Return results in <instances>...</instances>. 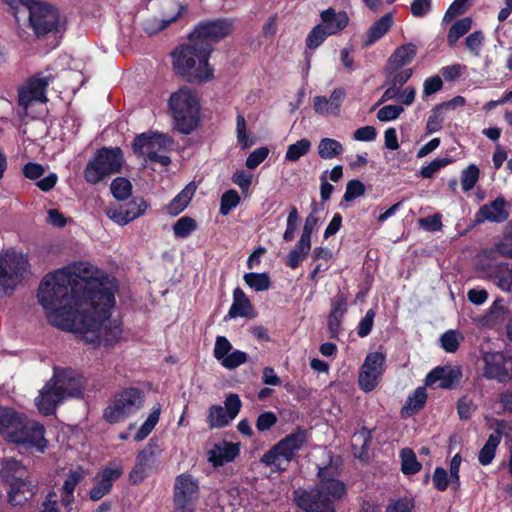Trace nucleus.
<instances>
[{"instance_id":"1","label":"nucleus","mask_w":512,"mask_h":512,"mask_svg":"<svg viewBox=\"0 0 512 512\" xmlns=\"http://www.w3.org/2000/svg\"><path fill=\"white\" fill-rule=\"evenodd\" d=\"M116 290L115 278L79 277L62 268L43 277L37 299L54 326L73 331L78 323L82 332L92 334L87 342L110 346L122 334L121 324L109 320Z\"/></svg>"},{"instance_id":"2","label":"nucleus","mask_w":512,"mask_h":512,"mask_svg":"<svg viewBox=\"0 0 512 512\" xmlns=\"http://www.w3.org/2000/svg\"><path fill=\"white\" fill-rule=\"evenodd\" d=\"M317 479L316 486L293 491L295 505L303 512H337L334 504L346 495V484L335 478L330 465L318 467Z\"/></svg>"},{"instance_id":"3","label":"nucleus","mask_w":512,"mask_h":512,"mask_svg":"<svg viewBox=\"0 0 512 512\" xmlns=\"http://www.w3.org/2000/svg\"><path fill=\"white\" fill-rule=\"evenodd\" d=\"M212 49L193 41L177 46L172 52L173 70L177 76L191 84L213 79L214 68L209 64Z\"/></svg>"},{"instance_id":"4","label":"nucleus","mask_w":512,"mask_h":512,"mask_svg":"<svg viewBox=\"0 0 512 512\" xmlns=\"http://www.w3.org/2000/svg\"><path fill=\"white\" fill-rule=\"evenodd\" d=\"M53 383L48 382L36 398L38 410L45 416L53 415L57 405L66 397H81L83 388L79 375L71 368L55 369Z\"/></svg>"},{"instance_id":"5","label":"nucleus","mask_w":512,"mask_h":512,"mask_svg":"<svg viewBox=\"0 0 512 512\" xmlns=\"http://www.w3.org/2000/svg\"><path fill=\"white\" fill-rule=\"evenodd\" d=\"M13 417L4 427L9 442L21 445L27 450L43 453L48 446L45 427L40 422L29 419L25 414L10 408Z\"/></svg>"},{"instance_id":"6","label":"nucleus","mask_w":512,"mask_h":512,"mask_svg":"<svg viewBox=\"0 0 512 512\" xmlns=\"http://www.w3.org/2000/svg\"><path fill=\"white\" fill-rule=\"evenodd\" d=\"M308 438V431L297 426L293 432L280 439L266 451L261 456L260 463L275 472L286 471L288 464L296 458L298 451L307 444Z\"/></svg>"},{"instance_id":"7","label":"nucleus","mask_w":512,"mask_h":512,"mask_svg":"<svg viewBox=\"0 0 512 512\" xmlns=\"http://www.w3.org/2000/svg\"><path fill=\"white\" fill-rule=\"evenodd\" d=\"M168 105L175 129L184 135L191 134L200 121L199 103L192 91L187 87L180 88L171 94Z\"/></svg>"},{"instance_id":"8","label":"nucleus","mask_w":512,"mask_h":512,"mask_svg":"<svg viewBox=\"0 0 512 512\" xmlns=\"http://www.w3.org/2000/svg\"><path fill=\"white\" fill-rule=\"evenodd\" d=\"M124 163L120 147H101L90 159L84 170V178L90 184H97L105 177L121 171Z\"/></svg>"},{"instance_id":"9","label":"nucleus","mask_w":512,"mask_h":512,"mask_svg":"<svg viewBox=\"0 0 512 512\" xmlns=\"http://www.w3.org/2000/svg\"><path fill=\"white\" fill-rule=\"evenodd\" d=\"M30 273L27 255L13 249L0 253V290L13 292Z\"/></svg>"},{"instance_id":"10","label":"nucleus","mask_w":512,"mask_h":512,"mask_svg":"<svg viewBox=\"0 0 512 512\" xmlns=\"http://www.w3.org/2000/svg\"><path fill=\"white\" fill-rule=\"evenodd\" d=\"M199 498V483L192 475L182 473L175 478L173 512H196Z\"/></svg>"},{"instance_id":"11","label":"nucleus","mask_w":512,"mask_h":512,"mask_svg":"<svg viewBox=\"0 0 512 512\" xmlns=\"http://www.w3.org/2000/svg\"><path fill=\"white\" fill-rule=\"evenodd\" d=\"M29 23L38 38L65 29L60 22L59 10L46 2H41L30 8Z\"/></svg>"},{"instance_id":"12","label":"nucleus","mask_w":512,"mask_h":512,"mask_svg":"<svg viewBox=\"0 0 512 512\" xmlns=\"http://www.w3.org/2000/svg\"><path fill=\"white\" fill-rule=\"evenodd\" d=\"M232 32V23L227 19L202 21L189 34V41L205 44L213 50L212 43H217Z\"/></svg>"},{"instance_id":"13","label":"nucleus","mask_w":512,"mask_h":512,"mask_svg":"<svg viewBox=\"0 0 512 512\" xmlns=\"http://www.w3.org/2000/svg\"><path fill=\"white\" fill-rule=\"evenodd\" d=\"M386 369V356L381 352H371L367 354L362 364L358 383L365 392L373 391L378 385Z\"/></svg>"},{"instance_id":"14","label":"nucleus","mask_w":512,"mask_h":512,"mask_svg":"<svg viewBox=\"0 0 512 512\" xmlns=\"http://www.w3.org/2000/svg\"><path fill=\"white\" fill-rule=\"evenodd\" d=\"M486 278L504 292L512 291V262L489 259L482 266Z\"/></svg>"},{"instance_id":"15","label":"nucleus","mask_w":512,"mask_h":512,"mask_svg":"<svg viewBox=\"0 0 512 512\" xmlns=\"http://www.w3.org/2000/svg\"><path fill=\"white\" fill-rule=\"evenodd\" d=\"M50 82V77H44L37 73L30 77L26 86L18 90V104L27 109L33 101L45 103L47 101L46 92Z\"/></svg>"},{"instance_id":"16","label":"nucleus","mask_w":512,"mask_h":512,"mask_svg":"<svg viewBox=\"0 0 512 512\" xmlns=\"http://www.w3.org/2000/svg\"><path fill=\"white\" fill-rule=\"evenodd\" d=\"M7 500L11 506H22L29 500H31L37 490V484H34L30 479L23 476L18 479L7 483Z\"/></svg>"},{"instance_id":"17","label":"nucleus","mask_w":512,"mask_h":512,"mask_svg":"<svg viewBox=\"0 0 512 512\" xmlns=\"http://www.w3.org/2000/svg\"><path fill=\"white\" fill-rule=\"evenodd\" d=\"M462 378L459 366H437L425 377V385L433 386L438 383L442 389H452Z\"/></svg>"},{"instance_id":"18","label":"nucleus","mask_w":512,"mask_h":512,"mask_svg":"<svg viewBox=\"0 0 512 512\" xmlns=\"http://www.w3.org/2000/svg\"><path fill=\"white\" fill-rule=\"evenodd\" d=\"M85 476L86 471L82 466H78L76 469H70L66 475L60 488V501L65 512H71L72 506L75 503V489L81 481L84 480Z\"/></svg>"},{"instance_id":"19","label":"nucleus","mask_w":512,"mask_h":512,"mask_svg":"<svg viewBox=\"0 0 512 512\" xmlns=\"http://www.w3.org/2000/svg\"><path fill=\"white\" fill-rule=\"evenodd\" d=\"M507 201L503 196H498L488 204H484L475 214V222L503 223L509 218V211L506 209Z\"/></svg>"},{"instance_id":"20","label":"nucleus","mask_w":512,"mask_h":512,"mask_svg":"<svg viewBox=\"0 0 512 512\" xmlns=\"http://www.w3.org/2000/svg\"><path fill=\"white\" fill-rule=\"evenodd\" d=\"M123 474L121 465L110 464L101 473L100 480L90 489L89 497L92 501H98L112 490L113 484Z\"/></svg>"},{"instance_id":"21","label":"nucleus","mask_w":512,"mask_h":512,"mask_svg":"<svg viewBox=\"0 0 512 512\" xmlns=\"http://www.w3.org/2000/svg\"><path fill=\"white\" fill-rule=\"evenodd\" d=\"M255 316L256 312L251 301L240 287H236L233 290V303L224 319L228 320L238 317L252 319Z\"/></svg>"},{"instance_id":"22","label":"nucleus","mask_w":512,"mask_h":512,"mask_svg":"<svg viewBox=\"0 0 512 512\" xmlns=\"http://www.w3.org/2000/svg\"><path fill=\"white\" fill-rule=\"evenodd\" d=\"M240 453V444L223 440L209 452L208 461L217 468L235 460Z\"/></svg>"},{"instance_id":"23","label":"nucleus","mask_w":512,"mask_h":512,"mask_svg":"<svg viewBox=\"0 0 512 512\" xmlns=\"http://www.w3.org/2000/svg\"><path fill=\"white\" fill-rule=\"evenodd\" d=\"M114 401L127 416H130L142 407V391L136 387L124 388L116 393Z\"/></svg>"},{"instance_id":"24","label":"nucleus","mask_w":512,"mask_h":512,"mask_svg":"<svg viewBox=\"0 0 512 512\" xmlns=\"http://www.w3.org/2000/svg\"><path fill=\"white\" fill-rule=\"evenodd\" d=\"M320 17L329 36L341 32L349 24V17L345 11L336 12L331 7L322 11Z\"/></svg>"},{"instance_id":"25","label":"nucleus","mask_w":512,"mask_h":512,"mask_svg":"<svg viewBox=\"0 0 512 512\" xmlns=\"http://www.w3.org/2000/svg\"><path fill=\"white\" fill-rule=\"evenodd\" d=\"M393 25V15L392 13H387L383 15L381 18L376 20L370 28L367 30L363 42L362 47L368 48L381 39L392 27Z\"/></svg>"},{"instance_id":"26","label":"nucleus","mask_w":512,"mask_h":512,"mask_svg":"<svg viewBox=\"0 0 512 512\" xmlns=\"http://www.w3.org/2000/svg\"><path fill=\"white\" fill-rule=\"evenodd\" d=\"M484 376L487 379H496L504 382L508 378V370L500 353L487 354L484 357Z\"/></svg>"},{"instance_id":"27","label":"nucleus","mask_w":512,"mask_h":512,"mask_svg":"<svg viewBox=\"0 0 512 512\" xmlns=\"http://www.w3.org/2000/svg\"><path fill=\"white\" fill-rule=\"evenodd\" d=\"M417 47L412 44H404L398 47L388 59V65L397 70L407 64H409L415 57Z\"/></svg>"},{"instance_id":"28","label":"nucleus","mask_w":512,"mask_h":512,"mask_svg":"<svg viewBox=\"0 0 512 512\" xmlns=\"http://www.w3.org/2000/svg\"><path fill=\"white\" fill-rule=\"evenodd\" d=\"M196 188L192 183L188 184L180 193H178L167 205V213L171 216H177L185 210L192 200Z\"/></svg>"},{"instance_id":"29","label":"nucleus","mask_w":512,"mask_h":512,"mask_svg":"<svg viewBox=\"0 0 512 512\" xmlns=\"http://www.w3.org/2000/svg\"><path fill=\"white\" fill-rule=\"evenodd\" d=\"M165 142H171V139L167 138L163 134H159L157 132L148 131L141 134L136 135L132 142V149L135 154H142L143 148L158 143L160 145L164 144Z\"/></svg>"},{"instance_id":"30","label":"nucleus","mask_w":512,"mask_h":512,"mask_svg":"<svg viewBox=\"0 0 512 512\" xmlns=\"http://www.w3.org/2000/svg\"><path fill=\"white\" fill-rule=\"evenodd\" d=\"M26 469L22 463L14 458H5L0 469V476L7 484L14 479L25 476Z\"/></svg>"},{"instance_id":"31","label":"nucleus","mask_w":512,"mask_h":512,"mask_svg":"<svg viewBox=\"0 0 512 512\" xmlns=\"http://www.w3.org/2000/svg\"><path fill=\"white\" fill-rule=\"evenodd\" d=\"M501 442V434L499 431H496L489 435L486 443L481 448L478 454V461L481 465L487 466L489 465L496 454V449Z\"/></svg>"},{"instance_id":"32","label":"nucleus","mask_w":512,"mask_h":512,"mask_svg":"<svg viewBox=\"0 0 512 512\" xmlns=\"http://www.w3.org/2000/svg\"><path fill=\"white\" fill-rule=\"evenodd\" d=\"M426 401L427 393L425 387H418L411 395L408 396L402 409V414H404L405 411H409L407 413L408 416L417 413L424 408Z\"/></svg>"},{"instance_id":"33","label":"nucleus","mask_w":512,"mask_h":512,"mask_svg":"<svg viewBox=\"0 0 512 512\" xmlns=\"http://www.w3.org/2000/svg\"><path fill=\"white\" fill-rule=\"evenodd\" d=\"M401 471L404 475H415L422 469V464L417 460L415 452L411 448H403L400 451Z\"/></svg>"},{"instance_id":"34","label":"nucleus","mask_w":512,"mask_h":512,"mask_svg":"<svg viewBox=\"0 0 512 512\" xmlns=\"http://www.w3.org/2000/svg\"><path fill=\"white\" fill-rule=\"evenodd\" d=\"M344 151L343 145L336 139L323 138L318 145V155L322 159H333Z\"/></svg>"},{"instance_id":"35","label":"nucleus","mask_w":512,"mask_h":512,"mask_svg":"<svg viewBox=\"0 0 512 512\" xmlns=\"http://www.w3.org/2000/svg\"><path fill=\"white\" fill-rule=\"evenodd\" d=\"M232 419L221 405H211L208 409L207 424L210 429L226 427Z\"/></svg>"},{"instance_id":"36","label":"nucleus","mask_w":512,"mask_h":512,"mask_svg":"<svg viewBox=\"0 0 512 512\" xmlns=\"http://www.w3.org/2000/svg\"><path fill=\"white\" fill-rule=\"evenodd\" d=\"M245 283L256 292L267 291L271 287V278L268 273H246L243 277Z\"/></svg>"},{"instance_id":"37","label":"nucleus","mask_w":512,"mask_h":512,"mask_svg":"<svg viewBox=\"0 0 512 512\" xmlns=\"http://www.w3.org/2000/svg\"><path fill=\"white\" fill-rule=\"evenodd\" d=\"M472 27V19L464 17L457 20L449 29L447 35V42L450 47H453L456 42L464 36Z\"/></svg>"},{"instance_id":"38","label":"nucleus","mask_w":512,"mask_h":512,"mask_svg":"<svg viewBox=\"0 0 512 512\" xmlns=\"http://www.w3.org/2000/svg\"><path fill=\"white\" fill-rule=\"evenodd\" d=\"M161 407L160 404H157L149 414L146 421L141 425L136 434L134 435V440L139 442L144 440L155 428L160 418Z\"/></svg>"},{"instance_id":"39","label":"nucleus","mask_w":512,"mask_h":512,"mask_svg":"<svg viewBox=\"0 0 512 512\" xmlns=\"http://www.w3.org/2000/svg\"><path fill=\"white\" fill-rule=\"evenodd\" d=\"M157 452H160L158 441L156 438H151L148 445L136 456V465L146 470L150 462L155 458Z\"/></svg>"},{"instance_id":"40","label":"nucleus","mask_w":512,"mask_h":512,"mask_svg":"<svg viewBox=\"0 0 512 512\" xmlns=\"http://www.w3.org/2000/svg\"><path fill=\"white\" fill-rule=\"evenodd\" d=\"M310 149L311 141L307 138H302L288 146L285 154V160L289 162H296L302 156L306 155Z\"/></svg>"},{"instance_id":"41","label":"nucleus","mask_w":512,"mask_h":512,"mask_svg":"<svg viewBox=\"0 0 512 512\" xmlns=\"http://www.w3.org/2000/svg\"><path fill=\"white\" fill-rule=\"evenodd\" d=\"M110 190L115 199L124 201L132 194V184L127 178L117 177L111 182Z\"/></svg>"},{"instance_id":"42","label":"nucleus","mask_w":512,"mask_h":512,"mask_svg":"<svg viewBox=\"0 0 512 512\" xmlns=\"http://www.w3.org/2000/svg\"><path fill=\"white\" fill-rule=\"evenodd\" d=\"M197 229V222L194 218L183 216L173 225V232L176 238L185 239Z\"/></svg>"},{"instance_id":"43","label":"nucleus","mask_w":512,"mask_h":512,"mask_svg":"<svg viewBox=\"0 0 512 512\" xmlns=\"http://www.w3.org/2000/svg\"><path fill=\"white\" fill-rule=\"evenodd\" d=\"M240 201L241 198L236 190H227L222 194L220 199V214L223 216L228 215L232 209L238 206Z\"/></svg>"},{"instance_id":"44","label":"nucleus","mask_w":512,"mask_h":512,"mask_svg":"<svg viewBox=\"0 0 512 512\" xmlns=\"http://www.w3.org/2000/svg\"><path fill=\"white\" fill-rule=\"evenodd\" d=\"M445 112L442 107L437 104L432 110L431 114L428 117L426 123V133L433 134L435 132L440 131L443 128L444 117L443 113Z\"/></svg>"},{"instance_id":"45","label":"nucleus","mask_w":512,"mask_h":512,"mask_svg":"<svg viewBox=\"0 0 512 512\" xmlns=\"http://www.w3.org/2000/svg\"><path fill=\"white\" fill-rule=\"evenodd\" d=\"M328 36L329 35L327 34L324 25L317 24L312 28L306 37L305 43L307 48L311 50L318 48Z\"/></svg>"},{"instance_id":"46","label":"nucleus","mask_w":512,"mask_h":512,"mask_svg":"<svg viewBox=\"0 0 512 512\" xmlns=\"http://www.w3.org/2000/svg\"><path fill=\"white\" fill-rule=\"evenodd\" d=\"M480 176L479 168L470 164L467 168H465L461 173V185L463 191L467 192L474 188L476 183L478 182Z\"/></svg>"},{"instance_id":"47","label":"nucleus","mask_w":512,"mask_h":512,"mask_svg":"<svg viewBox=\"0 0 512 512\" xmlns=\"http://www.w3.org/2000/svg\"><path fill=\"white\" fill-rule=\"evenodd\" d=\"M248 361V354L241 350H232L219 363L228 370H233Z\"/></svg>"},{"instance_id":"48","label":"nucleus","mask_w":512,"mask_h":512,"mask_svg":"<svg viewBox=\"0 0 512 512\" xmlns=\"http://www.w3.org/2000/svg\"><path fill=\"white\" fill-rule=\"evenodd\" d=\"M148 207V204L143 199H138L133 201L132 208H124L123 207V225L130 223L135 220L139 216L143 215Z\"/></svg>"},{"instance_id":"49","label":"nucleus","mask_w":512,"mask_h":512,"mask_svg":"<svg viewBox=\"0 0 512 512\" xmlns=\"http://www.w3.org/2000/svg\"><path fill=\"white\" fill-rule=\"evenodd\" d=\"M451 162L452 159L448 157L436 158L420 169V176L425 179L432 178L437 171L446 167Z\"/></svg>"},{"instance_id":"50","label":"nucleus","mask_w":512,"mask_h":512,"mask_svg":"<svg viewBox=\"0 0 512 512\" xmlns=\"http://www.w3.org/2000/svg\"><path fill=\"white\" fill-rule=\"evenodd\" d=\"M366 188L365 185L358 179H352L348 181L346 185V191L343 196V201L351 202L358 197H361L365 194Z\"/></svg>"},{"instance_id":"51","label":"nucleus","mask_w":512,"mask_h":512,"mask_svg":"<svg viewBox=\"0 0 512 512\" xmlns=\"http://www.w3.org/2000/svg\"><path fill=\"white\" fill-rule=\"evenodd\" d=\"M298 221H299L298 210L295 206H291L288 217H287L286 229L283 234V240L285 242H291L294 239L295 232L297 230Z\"/></svg>"},{"instance_id":"52","label":"nucleus","mask_w":512,"mask_h":512,"mask_svg":"<svg viewBox=\"0 0 512 512\" xmlns=\"http://www.w3.org/2000/svg\"><path fill=\"white\" fill-rule=\"evenodd\" d=\"M348 310V295L344 292L339 291L331 299V310L330 314L344 317Z\"/></svg>"},{"instance_id":"53","label":"nucleus","mask_w":512,"mask_h":512,"mask_svg":"<svg viewBox=\"0 0 512 512\" xmlns=\"http://www.w3.org/2000/svg\"><path fill=\"white\" fill-rule=\"evenodd\" d=\"M233 350V346L225 336H217L213 350L214 358L220 362Z\"/></svg>"},{"instance_id":"54","label":"nucleus","mask_w":512,"mask_h":512,"mask_svg":"<svg viewBox=\"0 0 512 512\" xmlns=\"http://www.w3.org/2000/svg\"><path fill=\"white\" fill-rule=\"evenodd\" d=\"M404 108L401 105H385L377 112V119L381 122H388L397 119Z\"/></svg>"},{"instance_id":"55","label":"nucleus","mask_w":512,"mask_h":512,"mask_svg":"<svg viewBox=\"0 0 512 512\" xmlns=\"http://www.w3.org/2000/svg\"><path fill=\"white\" fill-rule=\"evenodd\" d=\"M432 481L434 488L440 492L446 491L451 483L448 472L443 467L435 468Z\"/></svg>"},{"instance_id":"56","label":"nucleus","mask_w":512,"mask_h":512,"mask_svg":"<svg viewBox=\"0 0 512 512\" xmlns=\"http://www.w3.org/2000/svg\"><path fill=\"white\" fill-rule=\"evenodd\" d=\"M277 421L278 418L274 412L265 411L257 417L255 426L259 432H264L271 429Z\"/></svg>"},{"instance_id":"57","label":"nucleus","mask_w":512,"mask_h":512,"mask_svg":"<svg viewBox=\"0 0 512 512\" xmlns=\"http://www.w3.org/2000/svg\"><path fill=\"white\" fill-rule=\"evenodd\" d=\"M441 347L448 353H454L459 348L458 334L454 330L445 332L441 338Z\"/></svg>"},{"instance_id":"58","label":"nucleus","mask_w":512,"mask_h":512,"mask_svg":"<svg viewBox=\"0 0 512 512\" xmlns=\"http://www.w3.org/2000/svg\"><path fill=\"white\" fill-rule=\"evenodd\" d=\"M374 317L375 311L373 309H369L365 316L360 320L357 327V335L360 338H364L371 333L374 324Z\"/></svg>"},{"instance_id":"59","label":"nucleus","mask_w":512,"mask_h":512,"mask_svg":"<svg viewBox=\"0 0 512 512\" xmlns=\"http://www.w3.org/2000/svg\"><path fill=\"white\" fill-rule=\"evenodd\" d=\"M484 43V34L477 30L469 34L465 39L466 47L475 55L479 56L480 49Z\"/></svg>"},{"instance_id":"60","label":"nucleus","mask_w":512,"mask_h":512,"mask_svg":"<svg viewBox=\"0 0 512 512\" xmlns=\"http://www.w3.org/2000/svg\"><path fill=\"white\" fill-rule=\"evenodd\" d=\"M269 155V149L265 146L255 149L246 159V166L249 169L258 167Z\"/></svg>"},{"instance_id":"61","label":"nucleus","mask_w":512,"mask_h":512,"mask_svg":"<svg viewBox=\"0 0 512 512\" xmlns=\"http://www.w3.org/2000/svg\"><path fill=\"white\" fill-rule=\"evenodd\" d=\"M224 404H225L224 409L226 410L230 419H232V420L235 419L237 417V415L239 414L241 406H242V402H241L238 394L230 393L226 397Z\"/></svg>"},{"instance_id":"62","label":"nucleus","mask_w":512,"mask_h":512,"mask_svg":"<svg viewBox=\"0 0 512 512\" xmlns=\"http://www.w3.org/2000/svg\"><path fill=\"white\" fill-rule=\"evenodd\" d=\"M128 417L120 407L114 402L113 405H109L103 411V418L110 424L119 423L124 418Z\"/></svg>"},{"instance_id":"63","label":"nucleus","mask_w":512,"mask_h":512,"mask_svg":"<svg viewBox=\"0 0 512 512\" xmlns=\"http://www.w3.org/2000/svg\"><path fill=\"white\" fill-rule=\"evenodd\" d=\"M414 501L407 497L399 498L387 505L385 512H413Z\"/></svg>"},{"instance_id":"64","label":"nucleus","mask_w":512,"mask_h":512,"mask_svg":"<svg viewBox=\"0 0 512 512\" xmlns=\"http://www.w3.org/2000/svg\"><path fill=\"white\" fill-rule=\"evenodd\" d=\"M39 512H60L57 493L54 489L49 490L45 495L44 500L39 506Z\"/></svg>"}]
</instances>
